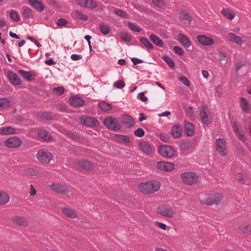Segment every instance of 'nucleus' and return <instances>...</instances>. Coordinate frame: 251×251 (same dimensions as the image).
Returning a JSON list of instances; mask_svg holds the SVG:
<instances>
[{"label": "nucleus", "instance_id": "58836bf2", "mask_svg": "<svg viewBox=\"0 0 251 251\" xmlns=\"http://www.w3.org/2000/svg\"><path fill=\"white\" fill-rule=\"evenodd\" d=\"M34 11L29 7L24 9L23 12V16L26 19L33 18L34 17Z\"/></svg>", "mask_w": 251, "mask_h": 251}, {"label": "nucleus", "instance_id": "ea45409f", "mask_svg": "<svg viewBox=\"0 0 251 251\" xmlns=\"http://www.w3.org/2000/svg\"><path fill=\"white\" fill-rule=\"evenodd\" d=\"M75 17L77 19L81 21H86L88 20V17L85 15L82 11L79 10H75L73 13Z\"/></svg>", "mask_w": 251, "mask_h": 251}, {"label": "nucleus", "instance_id": "39448f33", "mask_svg": "<svg viewBox=\"0 0 251 251\" xmlns=\"http://www.w3.org/2000/svg\"><path fill=\"white\" fill-rule=\"evenodd\" d=\"M36 156L38 160L43 163H49L52 158V153L45 149L38 151Z\"/></svg>", "mask_w": 251, "mask_h": 251}, {"label": "nucleus", "instance_id": "864d4df0", "mask_svg": "<svg viewBox=\"0 0 251 251\" xmlns=\"http://www.w3.org/2000/svg\"><path fill=\"white\" fill-rule=\"evenodd\" d=\"M134 134L138 137H142L144 136L145 132L142 128H139L134 131Z\"/></svg>", "mask_w": 251, "mask_h": 251}, {"label": "nucleus", "instance_id": "4468645a", "mask_svg": "<svg viewBox=\"0 0 251 251\" xmlns=\"http://www.w3.org/2000/svg\"><path fill=\"white\" fill-rule=\"evenodd\" d=\"M157 168L163 171L170 172L174 169V164L165 161H159L157 162Z\"/></svg>", "mask_w": 251, "mask_h": 251}, {"label": "nucleus", "instance_id": "8fccbe9b", "mask_svg": "<svg viewBox=\"0 0 251 251\" xmlns=\"http://www.w3.org/2000/svg\"><path fill=\"white\" fill-rule=\"evenodd\" d=\"M152 2L154 6L159 8H162L166 5L164 0H152Z\"/></svg>", "mask_w": 251, "mask_h": 251}, {"label": "nucleus", "instance_id": "4c0bfd02", "mask_svg": "<svg viewBox=\"0 0 251 251\" xmlns=\"http://www.w3.org/2000/svg\"><path fill=\"white\" fill-rule=\"evenodd\" d=\"M115 138L119 142L125 144L130 143L129 138L126 135L116 134L114 136Z\"/></svg>", "mask_w": 251, "mask_h": 251}, {"label": "nucleus", "instance_id": "b1692460", "mask_svg": "<svg viewBox=\"0 0 251 251\" xmlns=\"http://www.w3.org/2000/svg\"><path fill=\"white\" fill-rule=\"evenodd\" d=\"M228 39L231 42L235 43L238 45H241L244 43L241 37L238 36L233 33H229L227 35Z\"/></svg>", "mask_w": 251, "mask_h": 251}, {"label": "nucleus", "instance_id": "4d7b16f0", "mask_svg": "<svg viewBox=\"0 0 251 251\" xmlns=\"http://www.w3.org/2000/svg\"><path fill=\"white\" fill-rule=\"evenodd\" d=\"M68 23V21L63 18H60L57 21V25L59 26H65Z\"/></svg>", "mask_w": 251, "mask_h": 251}, {"label": "nucleus", "instance_id": "e433bc0d", "mask_svg": "<svg viewBox=\"0 0 251 251\" xmlns=\"http://www.w3.org/2000/svg\"><path fill=\"white\" fill-rule=\"evenodd\" d=\"M18 73L25 79L28 81H32L34 79L30 72H26L23 70H19Z\"/></svg>", "mask_w": 251, "mask_h": 251}, {"label": "nucleus", "instance_id": "f03ea898", "mask_svg": "<svg viewBox=\"0 0 251 251\" xmlns=\"http://www.w3.org/2000/svg\"><path fill=\"white\" fill-rule=\"evenodd\" d=\"M105 126L111 130L119 131L122 128V125L118 118L112 116L106 117L103 120Z\"/></svg>", "mask_w": 251, "mask_h": 251}, {"label": "nucleus", "instance_id": "c756f323", "mask_svg": "<svg viewBox=\"0 0 251 251\" xmlns=\"http://www.w3.org/2000/svg\"><path fill=\"white\" fill-rule=\"evenodd\" d=\"M38 117L43 121L51 120L54 118V114L51 112H42L38 114Z\"/></svg>", "mask_w": 251, "mask_h": 251}, {"label": "nucleus", "instance_id": "72a5a7b5", "mask_svg": "<svg viewBox=\"0 0 251 251\" xmlns=\"http://www.w3.org/2000/svg\"><path fill=\"white\" fill-rule=\"evenodd\" d=\"M139 40L147 50H150L153 49V45L147 38L142 37L140 38Z\"/></svg>", "mask_w": 251, "mask_h": 251}, {"label": "nucleus", "instance_id": "13d9d810", "mask_svg": "<svg viewBox=\"0 0 251 251\" xmlns=\"http://www.w3.org/2000/svg\"><path fill=\"white\" fill-rule=\"evenodd\" d=\"M159 137L161 140L164 142H169L170 140L169 136L166 133H162L160 134Z\"/></svg>", "mask_w": 251, "mask_h": 251}, {"label": "nucleus", "instance_id": "bf43d9fd", "mask_svg": "<svg viewBox=\"0 0 251 251\" xmlns=\"http://www.w3.org/2000/svg\"><path fill=\"white\" fill-rule=\"evenodd\" d=\"M174 50L175 52L179 55H182L184 54L183 50L179 46H176L174 47Z\"/></svg>", "mask_w": 251, "mask_h": 251}, {"label": "nucleus", "instance_id": "f704fd0d", "mask_svg": "<svg viewBox=\"0 0 251 251\" xmlns=\"http://www.w3.org/2000/svg\"><path fill=\"white\" fill-rule=\"evenodd\" d=\"M62 211L65 215L69 218H75L77 217L75 211L71 209L64 207L62 208Z\"/></svg>", "mask_w": 251, "mask_h": 251}, {"label": "nucleus", "instance_id": "4be33fe9", "mask_svg": "<svg viewBox=\"0 0 251 251\" xmlns=\"http://www.w3.org/2000/svg\"><path fill=\"white\" fill-rule=\"evenodd\" d=\"M18 129L11 126H6L0 128V135H9L18 133Z\"/></svg>", "mask_w": 251, "mask_h": 251}, {"label": "nucleus", "instance_id": "37998d69", "mask_svg": "<svg viewBox=\"0 0 251 251\" xmlns=\"http://www.w3.org/2000/svg\"><path fill=\"white\" fill-rule=\"evenodd\" d=\"M9 200L8 194L5 192H0V204H5Z\"/></svg>", "mask_w": 251, "mask_h": 251}, {"label": "nucleus", "instance_id": "473e14b6", "mask_svg": "<svg viewBox=\"0 0 251 251\" xmlns=\"http://www.w3.org/2000/svg\"><path fill=\"white\" fill-rule=\"evenodd\" d=\"M139 146L141 150L146 153L150 154L151 153V149L149 144L146 142L139 143Z\"/></svg>", "mask_w": 251, "mask_h": 251}, {"label": "nucleus", "instance_id": "de8ad7c7", "mask_svg": "<svg viewBox=\"0 0 251 251\" xmlns=\"http://www.w3.org/2000/svg\"><path fill=\"white\" fill-rule=\"evenodd\" d=\"M10 18L14 22H18L20 21L18 13L15 10H11L9 13Z\"/></svg>", "mask_w": 251, "mask_h": 251}, {"label": "nucleus", "instance_id": "cd10ccee", "mask_svg": "<svg viewBox=\"0 0 251 251\" xmlns=\"http://www.w3.org/2000/svg\"><path fill=\"white\" fill-rule=\"evenodd\" d=\"M221 13L229 20H232L236 16L234 11L227 8H223L221 11Z\"/></svg>", "mask_w": 251, "mask_h": 251}, {"label": "nucleus", "instance_id": "6e6552de", "mask_svg": "<svg viewBox=\"0 0 251 251\" xmlns=\"http://www.w3.org/2000/svg\"><path fill=\"white\" fill-rule=\"evenodd\" d=\"M80 123L88 127H97L99 125V122L94 117L84 116L79 118Z\"/></svg>", "mask_w": 251, "mask_h": 251}, {"label": "nucleus", "instance_id": "c03bdc74", "mask_svg": "<svg viewBox=\"0 0 251 251\" xmlns=\"http://www.w3.org/2000/svg\"><path fill=\"white\" fill-rule=\"evenodd\" d=\"M10 104V100L6 98H0V108H6L9 106Z\"/></svg>", "mask_w": 251, "mask_h": 251}, {"label": "nucleus", "instance_id": "603ef678", "mask_svg": "<svg viewBox=\"0 0 251 251\" xmlns=\"http://www.w3.org/2000/svg\"><path fill=\"white\" fill-rule=\"evenodd\" d=\"M64 90V88L62 86L54 88L52 90L53 92L58 96L62 95L63 94Z\"/></svg>", "mask_w": 251, "mask_h": 251}, {"label": "nucleus", "instance_id": "423d86ee", "mask_svg": "<svg viewBox=\"0 0 251 251\" xmlns=\"http://www.w3.org/2000/svg\"><path fill=\"white\" fill-rule=\"evenodd\" d=\"M159 153L164 157L172 158L174 155V149L170 146L167 145H160L159 147Z\"/></svg>", "mask_w": 251, "mask_h": 251}, {"label": "nucleus", "instance_id": "5701e85b", "mask_svg": "<svg viewBox=\"0 0 251 251\" xmlns=\"http://www.w3.org/2000/svg\"><path fill=\"white\" fill-rule=\"evenodd\" d=\"M182 129L179 125H174L171 129L172 135L174 138H178L182 135Z\"/></svg>", "mask_w": 251, "mask_h": 251}, {"label": "nucleus", "instance_id": "3c124183", "mask_svg": "<svg viewBox=\"0 0 251 251\" xmlns=\"http://www.w3.org/2000/svg\"><path fill=\"white\" fill-rule=\"evenodd\" d=\"M120 37L121 39L125 42H130L131 40V36L126 32H122Z\"/></svg>", "mask_w": 251, "mask_h": 251}, {"label": "nucleus", "instance_id": "ddd939ff", "mask_svg": "<svg viewBox=\"0 0 251 251\" xmlns=\"http://www.w3.org/2000/svg\"><path fill=\"white\" fill-rule=\"evenodd\" d=\"M70 105L74 107H79L83 105L84 100L82 97L77 96H73L69 99Z\"/></svg>", "mask_w": 251, "mask_h": 251}, {"label": "nucleus", "instance_id": "f8f14e48", "mask_svg": "<svg viewBox=\"0 0 251 251\" xmlns=\"http://www.w3.org/2000/svg\"><path fill=\"white\" fill-rule=\"evenodd\" d=\"M76 1L80 6L90 9H94L98 6L97 1L94 0H76Z\"/></svg>", "mask_w": 251, "mask_h": 251}, {"label": "nucleus", "instance_id": "2eb2a0df", "mask_svg": "<svg viewBox=\"0 0 251 251\" xmlns=\"http://www.w3.org/2000/svg\"><path fill=\"white\" fill-rule=\"evenodd\" d=\"M200 116L201 121L203 124L208 125L212 122V118L209 115L206 111V108L203 107L200 112Z\"/></svg>", "mask_w": 251, "mask_h": 251}, {"label": "nucleus", "instance_id": "aec40b11", "mask_svg": "<svg viewBox=\"0 0 251 251\" xmlns=\"http://www.w3.org/2000/svg\"><path fill=\"white\" fill-rule=\"evenodd\" d=\"M179 19L185 24H190L192 20L190 14L185 10L180 11Z\"/></svg>", "mask_w": 251, "mask_h": 251}, {"label": "nucleus", "instance_id": "09e8293b", "mask_svg": "<svg viewBox=\"0 0 251 251\" xmlns=\"http://www.w3.org/2000/svg\"><path fill=\"white\" fill-rule=\"evenodd\" d=\"M163 59L170 68H173L175 67V62L171 57L164 56Z\"/></svg>", "mask_w": 251, "mask_h": 251}, {"label": "nucleus", "instance_id": "a211bd4d", "mask_svg": "<svg viewBox=\"0 0 251 251\" xmlns=\"http://www.w3.org/2000/svg\"><path fill=\"white\" fill-rule=\"evenodd\" d=\"M7 76L10 82L13 85H18L21 84V79L16 73L9 71L7 73Z\"/></svg>", "mask_w": 251, "mask_h": 251}, {"label": "nucleus", "instance_id": "052dcab7", "mask_svg": "<svg viewBox=\"0 0 251 251\" xmlns=\"http://www.w3.org/2000/svg\"><path fill=\"white\" fill-rule=\"evenodd\" d=\"M137 98L143 102H145L148 100V98L145 96L144 92L139 93L137 95Z\"/></svg>", "mask_w": 251, "mask_h": 251}, {"label": "nucleus", "instance_id": "79ce46f5", "mask_svg": "<svg viewBox=\"0 0 251 251\" xmlns=\"http://www.w3.org/2000/svg\"><path fill=\"white\" fill-rule=\"evenodd\" d=\"M99 28L100 30V32L103 34V35H107L108 34L110 30V26L106 25L103 23H101L100 25Z\"/></svg>", "mask_w": 251, "mask_h": 251}, {"label": "nucleus", "instance_id": "0eeeda50", "mask_svg": "<svg viewBox=\"0 0 251 251\" xmlns=\"http://www.w3.org/2000/svg\"><path fill=\"white\" fill-rule=\"evenodd\" d=\"M156 212L162 216L168 218H172L174 216V211L172 207L159 206L157 208Z\"/></svg>", "mask_w": 251, "mask_h": 251}, {"label": "nucleus", "instance_id": "f257e3e1", "mask_svg": "<svg viewBox=\"0 0 251 251\" xmlns=\"http://www.w3.org/2000/svg\"><path fill=\"white\" fill-rule=\"evenodd\" d=\"M159 188L160 183L156 181L142 183L139 185V190L146 194L153 193L158 191Z\"/></svg>", "mask_w": 251, "mask_h": 251}, {"label": "nucleus", "instance_id": "6ab92c4d", "mask_svg": "<svg viewBox=\"0 0 251 251\" xmlns=\"http://www.w3.org/2000/svg\"><path fill=\"white\" fill-rule=\"evenodd\" d=\"M122 120L127 128H130L135 125L134 119L130 115H123L122 117Z\"/></svg>", "mask_w": 251, "mask_h": 251}, {"label": "nucleus", "instance_id": "9d476101", "mask_svg": "<svg viewBox=\"0 0 251 251\" xmlns=\"http://www.w3.org/2000/svg\"><path fill=\"white\" fill-rule=\"evenodd\" d=\"M50 187L53 191L60 194H65L69 191L68 187L63 184L53 183Z\"/></svg>", "mask_w": 251, "mask_h": 251}, {"label": "nucleus", "instance_id": "69168bd1", "mask_svg": "<svg viewBox=\"0 0 251 251\" xmlns=\"http://www.w3.org/2000/svg\"><path fill=\"white\" fill-rule=\"evenodd\" d=\"M82 55L76 54H73L71 55V58L74 61L80 60V59H82Z\"/></svg>", "mask_w": 251, "mask_h": 251}, {"label": "nucleus", "instance_id": "e2e57ef3", "mask_svg": "<svg viewBox=\"0 0 251 251\" xmlns=\"http://www.w3.org/2000/svg\"><path fill=\"white\" fill-rule=\"evenodd\" d=\"M179 79L186 86H189L190 85L189 81L186 77L184 76H181L180 77Z\"/></svg>", "mask_w": 251, "mask_h": 251}, {"label": "nucleus", "instance_id": "1a4fd4ad", "mask_svg": "<svg viewBox=\"0 0 251 251\" xmlns=\"http://www.w3.org/2000/svg\"><path fill=\"white\" fill-rule=\"evenodd\" d=\"M22 143V141L18 137H11L6 140L5 144L8 148H16L20 147Z\"/></svg>", "mask_w": 251, "mask_h": 251}, {"label": "nucleus", "instance_id": "a19ab883", "mask_svg": "<svg viewBox=\"0 0 251 251\" xmlns=\"http://www.w3.org/2000/svg\"><path fill=\"white\" fill-rule=\"evenodd\" d=\"M99 107L103 111H109L112 109V105L105 101H101Z\"/></svg>", "mask_w": 251, "mask_h": 251}, {"label": "nucleus", "instance_id": "7c9ffc66", "mask_svg": "<svg viewBox=\"0 0 251 251\" xmlns=\"http://www.w3.org/2000/svg\"><path fill=\"white\" fill-rule=\"evenodd\" d=\"M240 102V106L242 110L245 112L249 113L251 111V107L246 99L244 97H242L241 98Z\"/></svg>", "mask_w": 251, "mask_h": 251}, {"label": "nucleus", "instance_id": "2f4dec72", "mask_svg": "<svg viewBox=\"0 0 251 251\" xmlns=\"http://www.w3.org/2000/svg\"><path fill=\"white\" fill-rule=\"evenodd\" d=\"M150 39L151 41L156 46L160 48H163L164 47L163 41L154 34H152L150 36Z\"/></svg>", "mask_w": 251, "mask_h": 251}, {"label": "nucleus", "instance_id": "a878e982", "mask_svg": "<svg viewBox=\"0 0 251 251\" xmlns=\"http://www.w3.org/2000/svg\"><path fill=\"white\" fill-rule=\"evenodd\" d=\"M177 39L178 41L186 48H189L191 45V42L188 38L182 34H178Z\"/></svg>", "mask_w": 251, "mask_h": 251}, {"label": "nucleus", "instance_id": "c9c22d12", "mask_svg": "<svg viewBox=\"0 0 251 251\" xmlns=\"http://www.w3.org/2000/svg\"><path fill=\"white\" fill-rule=\"evenodd\" d=\"M239 232L245 235L251 234V225H243L240 226Z\"/></svg>", "mask_w": 251, "mask_h": 251}, {"label": "nucleus", "instance_id": "0e129e2a", "mask_svg": "<svg viewBox=\"0 0 251 251\" xmlns=\"http://www.w3.org/2000/svg\"><path fill=\"white\" fill-rule=\"evenodd\" d=\"M154 225L163 230H166L167 228V226L165 224L159 222H155Z\"/></svg>", "mask_w": 251, "mask_h": 251}, {"label": "nucleus", "instance_id": "774afa93", "mask_svg": "<svg viewBox=\"0 0 251 251\" xmlns=\"http://www.w3.org/2000/svg\"><path fill=\"white\" fill-rule=\"evenodd\" d=\"M237 134L238 135L240 140L243 141H246L247 140V138L243 134L241 131L240 132L237 133Z\"/></svg>", "mask_w": 251, "mask_h": 251}, {"label": "nucleus", "instance_id": "338daca9", "mask_svg": "<svg viewBox=\"0 0 251 251\" xmlns=\"http://www.w3.org/2000/svg\"><path fill=\"white\" fill-rule=\"evenodd\" d=\"M131 61H132L134 65H137L138 64L142 63L143 62V60L135 57L132 58Z\"/></svg>", "mask_w": 251, "mask_h": 251}, {"label": "nucleus", "instance_id": "7ed1b4c3", "mask_svg": "<svg viewBox=\"0 0 251 251\" xmlns=\"http://www.w3.org/2000/svg\"><path fill=\"white\" fill-rule=\"evenodd\" d=\"M223 195L222 194H213L206 195L201 202L202 204L207 205H218L223 200Z\"/></svg>", "mask_w": 251, "mask_h": 251}, {"label": "nucleus", "instance_id": "6e6d98bb", "mask_svg": "<svg viewBox=\"0 0 251 251\" xmlns=\"http://www.w3.org/2000/svg\"><path fill=\"white\" fill-rule=\"evenodd\" d=\"M236 179L240 183H244L246 180V178L244 177L242 173H238L236 176Z\"/></svg>", "mask_w": 251, "mask_h": 251}, {"label": "nucleus", "instance_id": "5fc2aeb1", "mask_svg": "<svg viewBox=\"0 0 251 251\" xmlns=\"http://www.w3.org/2000/svg\"><path fill=\"white\" fill-rule=\"evenodd\" d=\"M125 86V83L123 80H118L114 83L113 87L118 89H122Z\"/></svg>", "mask_w": 251, "mask_h": 251}, {"label": "nucleus", "instance_id": "9b49d317", "mask_svg": "<svg viewBox=\"0 0 251 251\" xmlns=\"http://www.w3.org/2000/svg\"><path fill=\"white\" fill-rule=\"evenodd\" d=\"M216 150L222 155L227 154L226 141L223 139L219 138L216 140Z\"/></svg>", "mask_w": 251, "mask_h": 251}, {"label": "nucleus", "instance_id": "20e7f679", "mask_svg": "<svg viewBox=\"0 0 251 251\" xmlns=\"http://www.w3.org/2000/svg\"><path fill=\"white\" fill-rule=\"evenodd\" d=\"M183 182L187 185H193L198 181L199 176L193 172H185L181 175Z\"/></svg>", "mask_w": 251, "mask_h": 251}, {"label": "nucleus", "instance_id": "f3484780", "mask_svg": "<svg viewBox=\"0 0 251 251\" xmlns=\"http://www.w3.org/2000/svg\"><path fill=\"white\" fill-rule=\"evenodd\" d=\"M77 168L87 171H91L93 168V164L87 160H79L77 163Z\"/></svg>", "mask_w": 251, "mask_h": 251}, {"label": "nucleus", "instance_id": "dca6fc26", "mask_svg": "<svg viewBox=\"0 0 251 251\" xmlns=\"http://www.w3.org/2000/svg\"><path fill=\"white\" fill-rule=\"evenodd\" d=\"M197 40L199 43L203 46H211L214 44V40L205 35H199L197 36Z\"/></svg>", "mask_w": 251, "mask_h": 251}, {"label": "nucleus", "instance_id": "393cba45", "mask_svg": "<svg viewBox=\"0 0 251 251\" xmlns=\"http://www.w3.org/2000/svg\"><path fill=\"white\" fill-rule=\"evenodd\" d=\"M28 1L30 5L38 11L42 12L44 10V4L38 0H28Z\"/></svg>", "mask_w": 251, "mask_h": 251}, {"label": "nucleus", "instance_id": "49530a36", "mask_svg": "<svg viewBox=\"0 0 251 251\" xmlns=\"http://www.w3.org/2000/svg\"><path fill=\"white\" fill-rule=\"evenodd\" d=\"M128 26L133 32H140L141 31L140 28L135 23L130 22L128 23Z\"/></svg>", "mask_w": 251, "mask_h": 251}, {"label": "nucleus", "instance_id": "412c9836", "mask_svg": "<svg viewBox=\"0 0 251 251\" xmlns=\"http://www.w3.org/2000/svg\"><path fill=\"white\" fill-rule=\"evenodd\" d=\"M38 135L39 137L46 142L50 141L52 140V137L50 133L47 130L40 129L38 131Z\"/></svg>", "mask_w": 251, "mask_h": 251}, {"label": "nucleus", "instance_id": "680f3d73", "mask_svg": "<svg viewBox=\"0 0 251 251\" xmlns=\"http://www.w3.org/2000/svg\"><path fill=\"white\" fill-rule=\"evenodd\" d=\"M67 134L69 137L73 139L76 140H78L79 138V136L74 132L68 131Z\"/></svg>", "mask_w": 251, "mask_h": 251}, {"label": "nucleus", "instance_id": "a18cd8bd", "mask_svg": "<svg viewBox=\"0 0 251 251\" xmlns=\"http://www.w3.org/2000/svg\"><path fill=\"white\" fill-rule=\"evenodd\" d=\"M114 13L121 18L125 19L128 18V15L125 11L118 8H115L114 10Z\"/></svg>", "mask_w": 251, "mask_h": 251}, {"label": "nucleus", "instance_id": "bb28decb", "mask_svg": "<svg viewBox=\"0 0 251 251\" xmlns=\"http://www.w3.org/2000/svg\"><path fill=\"white\" fill-rule=\"evenodd\" d=\"M12 221L14 224L19 226H23L25 227L27 226V221L23 217L15 216L12 218Z\"/></svg>", "mask_w": 251, "mask_h": 251}, {"label": "nucleus", "instance_id": "c85d7f7f", "mask_svg": "<svg viewBox=\"0 0 251 251\" xmlns=\"http://www.w3.org/2000/svg\"><path fill=\"white\" fill-rule=\"evenodd\" d=\"M184 131L188 136H193L195 133L193 125L190 122L186 123L184 126Z\"/></svg>", "mask_w": 251, "mask_h": 251}]
</instances>
